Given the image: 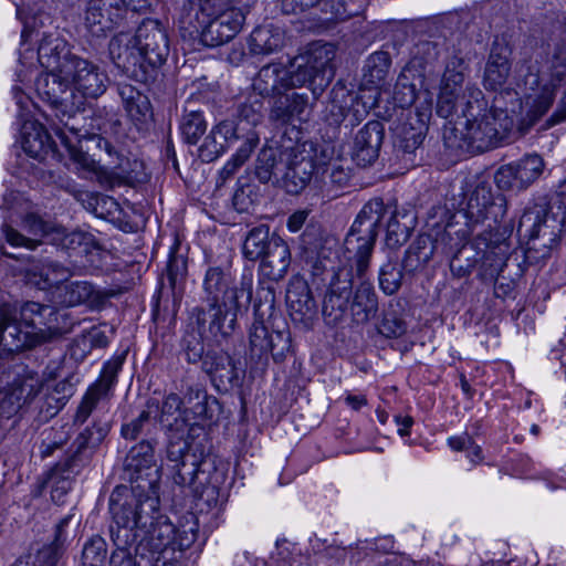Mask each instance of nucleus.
<instances>
[{"mask_svg": "<svg viewBox=\"0 0 566 566\" xmlns=\"http://www.w3.org/2000/svg\"><path fill=\"white\" fill-rule=\"evenodd\" d=\"M458 113V119L443 128L448 148L474 154L510 142L513 119L504 109L489 108L483 92L475 85H467Z\"/></svg>", "mask_w": 566, "mask_h": 566, "instance_id": "nucleus-1", "label": "nucleus"}, {"mask_svg": "<svg viewBox=\"0 0 566 566\" xmlns=\"http://www.w3.org/2000/svg\"><path fill=\"white\" fill-rule=\"evenodd\" d=\"M517 74L520 83L530 92L525 97V114L520 119V130L525 134L548 112L566 80V32L523 57Z\"/></svg>", "mask_w": 566, "mask_h": 566, "instance_id": "nucleus-2", "label": "nucleus"}, {"mask_svg": "<svg viewBox=\"0 0 566 566\" xmlns=\"http://www.w3.org/2000/svg\"><path fill=\"white\" fill-rule=\"evenodd\" d=\"M113 63L128 77L140 83L155 80L169 54L166 30L157 20H144L135 35L119 32L108 44Z\"/></svg>", "mask_w": 566, "mask_h": 566, "instance_id": "nucleus-3", "label": "nucleus"}, {"mask_svg": "<svg viewBox=\"0 0 566 566\" xmlns=\"http://www.w3.org/2000/svg\"><path fill=\"white\" fill-rule=\"evenodd\" d=\"M159 485L155 481H142L132 488L117 485L109 496L111 538L115 547H132L146 526L156 521L160 506Z\"/></svg>", "mask_w": 566, "mask_h": 566, "instance_id": "nucleus-4", "label": "nucleus"}, {"mask_svg": "<svg viewBox=\"0 0 566 566\" xmlns=\"http://www.w3.org/2000/svg\"><path fill=\"white\" fill-rule=\"evenodd\" d=\"M370 260L361 274H358L356 261L350 268L340 269L332 274L328 290L323 302V315L327 324L337 325L349 312L356 324H367L378 316V295L373 283L366 277Z\"/></svg>", "mask_w": 566, "mask_h": 566, "instance_id": "nucleus-5", "label": "nucleus"}, {"mask_svg": "<svg viewBox=\"0 0 566 566\" xmlns=\"http://www.w3.org/2000/svg\"><path fill=\"white\" fill-rule=\"evenodd\" d=\"M108 432V423L93 422L77 434L66 455L44 474L42 486L50 489L54 503H65L76 476L91 463Z\"/></svg>", "mask_w": 566, "mask_h": 566, "instance_id": "nucleus-6", "label": "nucleus"}, {"mask_svg": "<svg viewBox=\"0 0 566 566\" xmlns=\"http://www.w3.org/2000/svg\"><path fill=\"white\" fill-rule=\"evenodd\" d=\"M206 336L186 325L180 340V352L188 364H200L201 370L210 378L220 392H227L240 385V376L230 355L212 349L206 350Z\"/></svg>", "mask_w": 566, "mask_h": 566, "instance_id": "nucleus-7", "label": "nucleus"}, {"mask_svg": "<svg viewBox=\"0 0 566 566\" xmlns=\"http://www.w3.org/2000/svg\"><path fill=\"white\" fill-rule=\"evenodd\" d=\"M506 213V201L501 195L494 197L490 187L478 185L468 196L465 202L452 213L446 226V237L452 235L461 241L468 240L474 228L485 220L499 222Z\"/></svg>", "mask_w": 566, "mask_h": 566, "instance_id": "nucleus-8", "label": "nucleus"}, {"mask_svg": "<svg viewBox=\"0 0 566 566\" xmlns=\"http://www.w3.org/2000/svg\"><path fill=\"white\" fill-rule=\"evenodd\" d=\"M386 212L382 199L374 198L364 205L345 239L348 259L356 261L361 274L367 266L378 235V227Z\"/></svg>", "mask_w": 566, "mask_h": 566, "instance_id": "nucleus-9", "label": "nucleus"}, {"mask_svg": "<svg viewBox=\"0 0 566 566\" xmlns=\"http://www.w3.org/2000/svg\"><path fill=\"white\" fill-rule=\"evenodd\" d=\"M203 302L247 311L252 300V276L243 275L239 286L233 285L229 269L209 266L203 280Z\"/></svg>", "mask_w": 566, "mask_h": 566, "instance_id": "nucleus-10", "label": "nucleus"}, {"mask_svg": "<svg viewBox=\"0 0 566 566\" xmlns=\"http://www.w3.org/2000/svg\"><path fill=\"white\" fill-rule=\"evenodd\" d=\"M562 230L563 219L552 214L545 202L528 206L517 226V232L528 238L530 249H544L543 255L557 243Z\"/></svg>", "mask_w": 566, "mask_h": 566, "instance_id": "nucleus-11", "label": "nucleus"}, {"mask_svg": "<svg viewBox=\"0 0 566 566\" xmlns=\"http://www.w3.org/2000/svg\"><path fill=\"white\" fill-rule=\"evenodd\" d=\"M195 306L188 316L187 324L205 335L207 339L221 343L227 339L235 329L240 308H231L220 304Z\"/></svg>", "mask_w": 566, "mask_h": 566, "instance_id": "nucleus-12", "label": "nucleus"}, {"mask_svg": "<svg viewBox=\"0 0 566 566\" xmlns=\"http://www.w3.org/2000/svg\"><path fill=\"white\" fill-rule=\"evenodd\" d=\"M424 101L413 109L402 113V119L394 128V145L402 155H412L422 144L432 115V98L429 92Z\"/></svg>", "mask_w": 566, "mask_h": 566, "instance_id": "nucleus-13", "label": "nucleus"}, {"mask_svg": "<svg viewBox=\"0 0 566 566\" xmlns=\"http://www.w3.org/2000/svg\"><path fill=\"white\" fill-rule=\"evenodd\" d=\"M375 106V99L365 94L349 91L342 83H336L331 91V102L327 107L326 119L331 125L339 126L348 122L349 126L359 124Z\"/></svg>", "mask_w": 566, "mask_h": 566, "instance_id": "nucleus-14", "label": "nucleus"}, {"mask_svg": "<svg viewBox=\"0 0 566 566\" xmlns=\"http://www.w3.org/2000/svg\"><path fill=\"white\" fill-rule=\"evenodd\" d=\"M467 67L465 59L460 50L448 56L437 103L439 116L449 118L453 114H458L462 97L460 92L465 80Z\"/></svg>", "mask_w": 566, "mask_h": 566, "instance_id": "nucleus-15", "label": "nucleus"}, {"mask_svg": "<svg viewBox=\"0 0 566 566\" xmlns=\"http://www.w3.org/2000/svg\"><path fill=\"white\" fill-rule=\"evenodd\" d=\"M39 97L48 103L54 112H61L63 116L71 114L80 107L71 85L70 77L59 71H48L41 74L35 82Z\"/></svg>", "mask_w": 566, "mask_h": 566, "instance_id": "nucleus-16", "label": "nucleus"}, {"mask_svg": "<svg viewBox=\"0 0 566 566\" xmlns=\"http://www.w3.org/2000/svg\"><path fill=\"white\" fill-rule=\"evenodd\" d=\"M316 166L313 149L295 145L284 149L282 186L291 195H298L311 181Z\"/></svg>", "mask_w": 566, "mask_h": 566, "instance_id": "nucleus-17", "label": "nucleus"}, {"mask_svg": "<svg viewBox=\"0 0 566 566\" xmlns=\"http://www.w3.org/2000/svg\"><path fill=\"white\" fill-rule=\"evenodd\" d=\"M270 318H254L249 331L250 353L259 359L271 354L275 361H282L291 348L289 332L269 329Z\"/></svg>", "mask_w": 566, "mask_h": 566, "instance_id": "nucleus-18", "label": "nucleus"}, {"mask_svg": "<svg viewBox=\"0 0 566 566\" xmlns=\"http://www.w3.org/2000/svg\"><path fill=\"white\" fill-rule=\"evenodd\" d=\"M62 73L70 77L73 91H77L84 97L97 98L106 91L107 75L85 59L76 56L65 61Z\"/></svg>", "mask_w": 566, "mask_h": 566, "instance_id": "nucleus-19", "label": "nucleus"}, {"mask_svg": "<svg viewBox=\"0 0 566 566\" xmlns=\"http://www.w3.org/2000/svg\"><path fill=\"white\" fill-rule=\"evenodd\" d=\"M168 432V444H167V459L174 462L172 467V480L174 483L179 486L192 485L197 472L199 462L195 454H189L190 432L181 431H167Z\"/></svg>", "mask_w": 566, "mask_h": 566, "instance_id": "nucleus-20", "label": "nucleus"}, {"mask_svg": "<svg viewBox=\"0 0 566 566\" xmlns=\"http://www.w3.org/2000/svg\"><path fill=\"white\" fill-rule=\"evenodd\" d=\"M209 20L202 25L200 39L203 45L216 48L230 42L242 29L245 21L244 12L229 7L208 14Z\"/></svg>", "mask_w": 566, "mask_h": 566, "instance_id": "nucleus-21", "label": "nucleus"}, {"mask_svg": "<svg viewBox=\"0 0 566 566\" xmlns=\"http://www.w3.org/2000/svg\"><path fill=\"white\" fill-rule=\"evenodd\" d=\"M475 247L481 252L479 255L481 277H496L503 271L510 255L509 240L499 233L484 231L475 238Z\"/></svg>", "mask_w": 566, "mask_h": 566, "instance_id": "nucleus-22", "label": "nucleus"}, {"mask_svg": "<svg viewBox=\"0 0 566 566\" xmlns=\"http://www.w3.org/2000/svg\"><path fill=\"white\" fill-rule=\"evenodd\" d=\"M446 50V39L441 35L420 36L410 50V59L405 65L421 83L436 74L441 53Z\"/></svg>", "mask_w": 566, "mask_h": 566, "instance_id": "nucleus-23", "label": "nucleus"}, {"mask_svg": "<svg viewBox=\"0 0 566 566\" xmlns=\"http://www.w3.org/2000/svg\"><path fill=\"white\" fill-rule=\"evenodd\" d=\"M544 160L538 155H526L511 164L502 166L495 174L499 188L524 190L532 185L544 170Z\"/></svg>", "mask_w": 566, "mask_h": 566, "instance_id": "nucleus-24", "label": "nucleus"}, {"mask_svg": "<svg viewBox=\"0 0 566 566\" xmlns=\"http://www.w3.org/2000/svg\"><path fill=\"white\" fill-rule=\"evenodd\" d=\"M298 56L304 59V65H307L312 72V76H314L315 86H313V96L314 99H317L335 75L333 64L336 56L335 45L332 43L315 42L310 45L305 53Z\"/></svg>", "mask_w": 566, "mask_h": 566, "instance_id": "nucleus-25", "label": "nucleus"}, {"mask_svg": "<svg viewBox=\"0 0 566 566\" xmlns=\"http://www.w3.org/2000/svg\"><path fill=\"white\" fill-rule=\"evenodd\" d=\"M17 104L20 107V116L23 118L21 127V147L30 157L43 160L53 151L51 137L44 127L38 122L31 120L23 112L29 109L31 101L21 92L15 93Z\"/></svg>", "mask_w": 566, "mask_h": 566, "instance_id": "nucleus-26", "label": "nucleus"}, {"mask_svg": "<svg viewBox=\"0 0 566 566\" xmlns=\"http://www.w3.org/2000/svg\"><path fill=\"white\" fill-rule=\"evenodd\" d=\"M0 252L6 256L28 262L29 266L25 268L27 276L40 290L53 289L54 291L72 276V272L57 262L35 260L34 256L30 254L18 255L9 253L2 245H0Z\"/></svg>", "mask_w": 566, "mask_h": 566, "instance_id": "nucleus-27", "label": "nucleus"}, {"mask_svg": "<svg viewBox=\"0 0 566 566\" xmlns=\"http://www.w3.org/2000/svg\"><path fill=\"white\" fill-rule=\"evenodd\" d=\"M124 17L119 0H88L84 25L93 36L99 38L117 27Z\"/></svg>", "mask_w": 566, "mask_h": 566, "instance_id": "nucleus-28", "label": "nucleus"}, {"mask_svg": "<svg viewBox=\"0 0 566 566\" xmlns=\"http://www.w3.org/2000/svg\"><path fill=\"white\" fill-rule=\"evenodd\" d=\"M156 446L157 441L154 439L142 440L127 453L124 467L132 473L130 480L135 484L142 481H155L158 484L159 469L156 468Z\"/></svg>", "mask_w": 566, "mask_h": 566, "instance_id": "nucleus-29", "label": "nucleus"}, {"mask_svg": "<svg viewBox=\"0 0 566 566\" xmlns=\"http://www.w3.org/2000/svg\"><path fill=\"white\" fill-rule=\"evenodd\" d=\"M77 109L75 108L71 114H65V116L61 112H55L54 116L59 119L60 124H54L53 129L62 144L67 148L70 156L75 161L86 166L87 156L83 151V142L87 137L88 130L78 126L83 117L77 115Z\"/></svg>", "mask_w": 566, "mask_h": 566, "instance_id": "nucleus-30", "label": "nucleus"}, {"mask_svg": "<svg viewBox=\"0 0 566 566\" xmlns=\"http://www.w3.org/2000/svg\"><path fill=\"white\" fill-rule=\"evenodd\" d=\"M385 137L384 124L379 120H370L365 124L354 137L352 156L360 167L373 165L379 156V150Z\"/></svg>", "mask_w": 566, "mask_h": 566, "instance_id": "nucleus-31", "label": "nucleus"}, {"mask_svg": "<svg viewBox=\"0 0 566 566\" xmlns=\"http://www.w3.org/2000/svg\"><path fill=\"white\" fill-rule=\"evenodd\" d=\"M512 48L504 39L496 38L491 46L484 69L483 85L489 91L503 87L511 74Z\"/></svg>", "mask_w": 566, "mask_h": 566, "instance_id": "nucleus-32", "label": "nucleus"}, {"mask_svg": "<svg viewBox=\"0 0 566 566\" xmlns=\"http://www.w3.org/2000/svg\"><path fill=\"white\" fill-rule=\"evenodd\" d=\"M146 532L145 536H139L134 544L136 555H143L146 549L153 553H163L167 549L175 551L176 527L167 516L160 513V507L158 514H156L155 523L146 526Z\"/></svg>", "mask_w": 566, "mask_h": 566, "instance_id": "nucleus-33", "label": "nucleus"}, {"mask_svg": "<svg viewBox=\"0 0 566 566\" xmlns=\"http://www.w3.org/2000/svg\"><path fill=\"white\" fill-rule=\"evenodd\" d=\"M53 298L63 306H76L87 304L91 307H98L111 295L106 292L95 290L86 281H66L53 291Z\"/></svg>", "mask_w": 566, "mask_h": 566, "instance_id": "nucleus-34", "label": "nucleus"}, {"mask_svg": "<svg viewBox=\"0 0 566 566\" xmlns=\"http://www.w3.org/2000/svg\"><path fill=\"white\" fill-rule=\"evenodd\" d=\"M117 93L133 124L139 130L146 129L154 118L153 106L148 96L128 83H118Z\"/></svg>", "mask_w": 566, "mask_h": 566, "instance_id": "nucleus-35", "label": "nucleus"}, {"mask_svg": "<svg viewBox=\"0 0 566 566\" xmlns=\"http://www.w3.org/2000/svg\"><path fill=\"white\" fill-rule=\"evenodd\" d=\"M308 105L306 94L283 91L273 97L269 119L276 126L292 124L295 119L303 120Z\"/></svg>", "mask_w": 566, "mask_h": 566, "instance_id": "nucleus-36", "label": "nucleus"}, {"mask_svg": "<svg viewBox=\"0 0 566 566\" xmlns=\"http://www.w3.org/2000/svg\"><path fill=\"white\" fill-rule=\"evenodd\" d=\"M42 340L38 332L25 328L18 321L9 322L4 312L0 311V350L17 353Z\"/></svg>", "mask_w": 566, "mask_h": 566, "instance_id": "nucleus-37", "label": "nucleus"}, {"mask_svg": "<svg viewBox=\"0 0 566 566\" xmlns=\"http://www.w3.org/2000/svg\"><path fill=\"white\" fill-rule=\"evenodd\" d=\"M59 312L53 306L42 305L36 302H27L20 308L19 323L33 332H38L41 338L48 329L51 335L61 334L60 327L54 324Z\"/></svg>", "mask_w": 566, "mask_h": 566, "instance_id": "nucleus-38", "label": "nucleus"}, {"mask_svg": "<svg viewBox=\"0 0 566 566\" xmlns=\"http://www.w3.org/2000/svg\"><path fill=\"white\" fill-rule=\"evenodd\" d=\"M442 241H446L448 253L455 251L450 260V270L454 276L459 279L469 275L476 265H480L479 255L481 252L475 247V239L471 243H469L468 240L460 242L457 235H452V239H450L446 237L444 232Z\"/></svg>", "mask_w": 566, "mask_h": 566, "instance_id": "nucleus-39", "label": "nucleus"}, {"mask_svg": "<svg viewBox=\"0 0 566 566\" xmlns=\"http://www.w3.org/2000/svg\"><path fill=\"white\" fill-rule=\"evenodd\" d=\"M286 304L295 322H307L316 313V303L307 283L301 279L290 281L286 290Z\"/></svg>", "mask_w": 566, "mask_h": 566, "instance_id": "nucleus-40", "label": "nucleus"}, {"mask_svg": "<svg viewBox=\"0 0 566 566\" xmlns=\"http://www.w3.org/2000/svg\"><path fill=\"white\" fill-rule=\"evenodd\" d=\"M260 261V271L265 277L275 282L282 280L291 265L287 243L280 235H274L271 249Z\"/></svg>", "mask_w": 566, "mask_h": 566, "instance_id": "nucleus-41", "label": "nucleus"}, {"mask_svg": "<svg viewBox=\"0 0 566 566\" xmlns=\"http://www.w3.org/2000/svg\"><path fill=\"white\" fill-rule=\"evenodd\" d=\"M218 405L216 398L206 394V399H200L192 406L184 407L181 416L174 418L170 428L181 432H192L201 429L200 421L211 420L213 418V407Z\"/></svg>", "mask_w": 566, "mask_h": 566, "instance_id": "nucleus-42", "label": "nucleus"}, {"mask_svg": "<svg viewBox=\"0 0 566 566\" xmlns=\"http://www.w3.org/2000/svg\"><path fill=\"white\" fill-rule=\"evenodd\" d=\"M76 56L70 53L66 42L55 35L43 36L38 48V60L46 71L62 72L64 62Z\"/></svg>", "mask_w": 566, "mask_h": 566, "instance_id": "nucleus-43", "label": "nucleus"}, {"mask_svg": "<svg viewBox=\"0 0 566 566\" xmlns=\"http://www.w3.org/2000/svg\"><path fill=\"white\" fill-rule=\"evenodd\" d=\"M287 69L281 63H270L261 67L253 80V90L262 97H274L286 91Z\"/></svg>", "mask_w": 566, "mask_h": 566, "instance_id": "nucleus-44", "label": "nucleus"}, {"mask_svg": "<svg viewBox=\"0 0 566 566\" xmlns=\"http://www.w3.org/2000/svg\"><path fill=\"white\" fill-rule=\"evenodd\" d=\"M250 53L253 55H268L284 44L282 30L273 24H264L255 28L248 40Z\"/></svg>", "mask_w": 566, "mask_h": 566, "instance_id": "nucleus-45", "label": "nucleus"}, {"mask_svg": "<svg viewBox=\"0 0 566 566\" xmlns=\"http://www.w3.org/2000/svg\"><path fill=\"white\" fill-rule=\"evenodd\" d=\"M196 101L190 98L184 106V112L179 122V129L184 140L189 145H196L206 133L208 123L205 118V112L196 108Z\"/></svg>", "mask_w": 566, "mask_h": 566, "instance_id": "nucleus-46", "label": "nucleus"}, {"mask_svg": "<svg viewBox=\"0 0 566 566\" xmlns=\"http://www.w3.org/2000/svg\"><path fill=\"white\" fill-rule=\"evenodd\" d=\"M358 14L359 11L352 8V2L345 0H319L316 9H314L311 21L324 27L329 23L348 20Z\"/></svg>", "mask_w": 566, "mask_h": 566, "instance_id": "nucleus-47", "label": "nucleus"}, {"mask_svg": "<svg viewBox=\"0 0 566 566\" xmlns=\"http://www.w3.org/2000/svg\"><path fill=\"white\" fill-rule=\"evenodd\" d=\"M32 385L25 381H14L0 392V418L11 419L23 405L31 401Z\"/></svg>", "mask_w": 566, "mask_h": 566, "instance_id": "nucleus-48", "label": "nucleus"}, {"mask_svg": "<svg viewBox=\"0 0 566 566\" xmlns=\"http://www.w3.org/2000/svg\"><path fill=\"white\" fill-rule=\"evenodd\" d=\"M284 169V150L280 159H276V150L272 147H263L256 158L254 174L262 184H276L281 181Z\"/></svg>", "mask_w": 566, "mask_h": 566, "instance_id": "nucleus-49", "label": "nucleus"}, {"mask_svg": "<svg viewBox=\"0 0 566 566\" xmlns=\"http://www.w3.org/2000/svg\"><path fill=\"white\" fill-rule=\"evenodd\" d=\"M434 249L431 235H419L406 251L402 260L403 271L415 273L421 270L431 260Z\"/></svg>", "mask_w": 566, "mask_h": 566, "instance_id": "nucleus-50", "label": "nucleus"}, {"mask_svg": "<svg viewBox=\"0 0 566 566\" xmlns=\"http://www.w3.org/2000/svg\"><path fill=\"white\" fill-rule=\"evenodd\" d=\"M275 233L270 232V227L260 224L252 228L243 242L242 252L247 260L259 261L271 249Z\"/></svg>", "mask_w": 566, "mask_h": 566, "instance_id": "nucleus-51", "label": "nucleus"}, {"mask_svg": "<svg viewBox=\"0 0 566 566\" xmlns=\"http://www.w3.org/2000/svg\"><path fill=\"white\" fill-rule=\"evenodd\" d=\"M415 223L416 217L411 210H395L387 223V245L397 247L407 242Z\"/></svg>", "mask_w": 566, "mask_h": 566, "instance_id": "nucleus-52", "label": "nucleus"}, {"mask_svg": "<svg viewBox=\"0 0 566 566\" xmlns=\"http://www.w3.org/2000/svg\"><path fill=\"white\" fill-rule=\"evenodd\" d=\"M423 85V82H419L415 74L402 69L400 72L395 88H394V102L401 109L411 107L416 102L418 90Z\"/></svg>", "mask_w": 566, "mask_h": 566, "instance_id": "nucleus-53", "label": "nucleus"}, {"mask_svg": "<svg viewBox=\"0 0 566 566\" xmlns=\"http://www.w3.org/2000/svg\"><path fill=\"white\" fill-rule=\"evenodd\" d=\"M390 66L391 57L388 52H374L365 61L364 78L368 84L380 86L385 82Z\"/></svg>", "mask_w": 566, "mask_h": 566, "instance_id": "nucleus-54", "label": "nucleus"}, {"mask_svg": "<svg viewBox=\"0 0 566 566\" xmlns=\"http://www.w3.org/2000/svg\"><path fill=\"white\" fill-rule=\"evenodd\" d=\"M108 165L116 169V174L130 185L144 184L148 180L145 164L137 158L132 159L119 154V159L109 160Z\"/></svg>", "mask_w": 566, "mask_h": 566, "instance_id": "nucleus-55", "label": "nucleus"}, {"mask_svg": "<svg viewBox=\"0 0 566 566\" xmlns=\"http://www.w3.org/2000/svg\"><path fill=\"white\" fill-rule=\"evenodd\" d=\"M260 136L256 130L247 132L245 142L239 147L232 158L223 166L220 171L222 179L232 177L239 167H241L251 156L254 148L259 145Z\"/></svg>", "mask_w": 566, "mask_h": 566, "instance_id": "nucleus-56", "label": "nucleus"}, {"mask_svg": "<svg viewBox=\"0 0 566 566\" xmlns=\"http://www.w3.org/2000/svg\"><path fill=\"white\" fill-rule=\"evenodd\" d=\"M111 397L112 396L107 395L106 391H102L97 387L91 385L76 409L73 419L74 423L83 424L92 415V412L98 406L106 405L109 401Z\"/></svg>", "mask_w": 566, "mask_h": 566, "instance_id": "nucleus-57", "label": "nucleus"}, {"mask_svg": "<svg viewBox=\"0 0 566 566\" xmlns=\"http://www.w3.org/2000/svg\"><path fill=\"white\" fill-rule=\"evenodd\" d=\"M153 410H159V401L157 399L150 398L146 402V409L143 410L138 417L122 426V437L126 440L137 439L145 431V428L150 424V416Z\"/></svg>", "mask_w": 566, "mask_h": 566, "instance_id": "nucleus-58", "label": "nucleus"}, {"mask_svg": "<svg viewBox=\"0 0 566 566\" xmlns=\"http://www.w3.org/2000/svg\"><path fill=\"white\" fill-rule=\"evenodd\" d=\"M186 276L187 259L171 252L167 262L165 279L167 280L174 295H176L177 290H181Z\"/></svg>", "mask_w": 566, "mask_h": 566, "instance_id": "nucleus-59", "label": "nucleus"}, {"mask_svg": "<svg viewBox=\"0 0 566 566\" xmlns=\"http://www.w3.org/2000/svg\"><path fill=\"white\" fill-rule=\"evenodd\" d=\"M303 61L304 59H301L300 56H295L292 61L291 69L287 70V76L285 81L286 91L306 85L313 92L315 80L314 76H312V72L307 65H304Z\"/></svg>", "mask_w": 566, "mask_h": 566, "instance_id": "nucleus-60", "label": "nucleus"}, {"mask_svg": "<svg viewBox=\"0 0 566 566\" xmlns=\"http://www.w3.org/2000/svg\"><path fill=\"white\" fill-rule=\"evenodd\" d=\"M124 360L125 354L116 355L107 360L103 366L99 378L93 386L112 396V389L117 381V375L123 367Z\"/></svg>", "mask_w": 566, "mask_h": 566, "instance_id": "nucleus-61", "label": "nucleus"}, {"mask_svg": "<svg viewBox=\"0 0 566 566\" xmlns=\"http://www.w3.org/2000/svg\"><path fill=\"white\" fill-rule=\"evenodd\" d=\"M254 318H271L275 310V289L260 284L253 304Z\"/></svg>", "mask_w": 566, "mask_h": 566, "instance_id": "nucleus-62", "label": "nucleus"}, {"mask_svg": "<svg viewBox=\"0 0 566 566\" xmlns=\"http://www.w3.org/2000/svg\"><path fill=\"white\" fill-rule=\"evenodd\" d=\"M402 271L398 269L397 264L389 260L379 270V287L386 295L396 294L402 282Z\"/></svg>", "mask_w": 566, "mask_h": 566, "instance_id": "nucleus-63", "label": "nucleus"}, {"mask_svg": "<svg viewBox=\"0 0 566 566\" xmlns=\"http://www.w3.org/2000/svg\"><path fill=\"white\" fill-rule=\"evenodd\" d=\"M106 554L107 545L104 538L94 536L83 547L82 566H103Z\"/></svg>", "mask_w": 566, "mask_h": 566, "instance_id": "nucleus-64", "label": "nucleus"}]
</instances>
